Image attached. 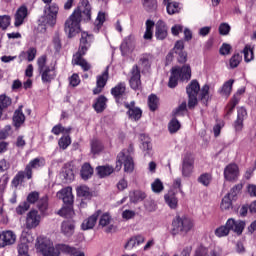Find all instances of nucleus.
<instances>
[{
	"label": "nucleus",
	"instance_id": "nucleus-1",
	"mask_svg": "<svg viewBox=\"0 0 256 256\" xmlns=\"http://www.w3.org/2000/svg\"><path fill=\"white\" fill-rule=\"evenodd\" d=\"M81 21L89 23L91 21V4L89 0H82L80 5L66 20L64 31L68 39H73L81 33Z\"/></svg>",
	"mask_w": 256,
	"mask_h": 256
},
{
	"label": "nucleus",
	"instance_id": "nucleus-2",
	"mask_svg": "<svg viewBox=\"0 0 256 256\" xmlns=\"http://www.w3.org/2000/svg\"><path fill=\"white\" fill-rule=\"evenodd\" d=\"M193 220L186 216H179L173 218L172 220V228H171V235L175 237V235H187L191 229H193Z\"/></svg>",
	"mask_w": 256,
	"mask_h": 256
},
{
	"label": "nucleus",
	"instance_id": "nucleus-3",
	"mask_svg": "<svg viewBox=\"0 0 256 256\" xmlns=\"http://www.w3.org/2000/svg\"><path fill=\"white\" fill-rule=\"evenodd\" d=\"M38 73L41 76L42 83H51L57 77L55 66H47V56L42 55L37 59Z\"/></svg>",
	"mask_w": 256,
	"mask_h": 256
},
{
	"label": "nucleus",
	"instance_id": "nucleus-4",
	"mask_svg": "<svg viewBox=\"0 0 256 256\" xmlns=\"http://www.w3.org/2000/svg\"><path fill=\"white\" fill-rule=\"evenodd\" d=\"M57 15H59V4L50 2L44 7V15L39 19L40 25L44 27H54L57 23Z\"/></svg>",
	"mask_w": 256,
	"mask_h": 256
},
{
	"label": "nucleus",
	"instance_id": "nucleus-5",
	"mask_svg": "<svg viewBox=\"0 0 256 256\" xmlns=\"http://www.w3.org/2000/svg\"><path fill=\"white\" fill-rule=\"evenodd\" d=\"M38 249L43 256H61V253L69 252L71 248L67 244H55L51 242H42Z\"/></svg>",
	"mask_w": 256,
	"mask_h": 256
},
{
	"label": "nucleus",
	"instance_id": "nucleus-6",
	"mask_svg": "<svg viewBox=\"0 0 256 256\" xmlns=\"http://www.w3.org/2000/svg\"><path fill=\"white\" fill-rule=\"evenodd\" d=\"M199 91H201V85L197 79L192 80L186 86V93L188 95V109L190 111H193V109L199 105V99L197 98Z\"/></svg>",
	"mask_w": 256,
	"mask_h": 256
},
{
	"label": "nucleus",
	"instance_id": "nucleus-7",
	"mask_svg": "<svg viewBox=\"0 0 256 256\" xmlns=\"http://www.w3.org/2000/svg\"><path fill=\"white\" fill-rule=\"evenodd\" d=\"M123 165L125 173H133L135 169V162L133 161V157H131V155L125 154V150H122L117 155L115 171L122 169Z\"/></svg>",
	"mask_w": 256,
	"mask_h": 256
},
{
	"label": "nucleus",
	"instance_id": "nucleus-8",
	"mask_svg": "<svg viewBox=\"0 0 256 256\" xmlns=\"http://www.w3.org/2000/svg\"><path fill=\"white\" fill-rule=\"evenodd\" d=\"M110 93L117 105H121L127 99V84L119 82L115 87L111 88Z\"/></svg>",
	"mask_w": 256,
	"mask_h": 256
},
{
	"label": "nucleus",
	"instance_id": "nucleus-9",
	"mask_svg": "<svg viewBox=\"0 0 256 256\" xmlns=\"http://www.w3.org/2000/svg\"><path fill=\"white\" fill-rule=\"evenodd\" d=\"M241 172L239 166L236 163H230L224 168V179L229 183H237Z\"/></svg>",
	"mask_w": 256,
	"mask_h": 256
},
{
	"label": "nucleus",
	"instance_id": "nucleus-10",
	"mask_svg": "<svg viewBox=\"0 0 256 256\" xmlns=\"http://www.w3.org/2000/svg\"><path fill=\"white\" fill-rule=\"evenodd\" d=\"M195 169V157L191 152H187L182 159V176L191 177Z\"/></svg>",
	"mask_w": 256,
	"mask_h": 256
},
{
	"label": "nucleus",
	"instance_id": "nucleus-11",
	"mask_svg": "<svg viewBox=\"0 0 256 256\" xmlns=\"http://www.w3.org/2000/svg\"><path fill=\"white\" fill-rule=\"evenodd\" d=\"M93 39H95L93 34H89L88 32H85V31L81 32L79 47L76 53L87 55V52L91 48V43H93Z\"/></svg>",
	"mask_w": 256,
	"mask_h": 256
},
{
	"label": "nucleus",
	"instance_id": "nucleus-12",
	"mask_svg": "<svg viewBox=\"0 0 256 256\" xmlns=\"http://www.w3.org/2000/svg\"><path fill=\"white\" fill-rule=\"evenodd\" d=\"M129 84L131 89L139 91L141 89V70L138 65H134L130 72Z\"/></svg>",
	"mask_w": 256,
	"mask_h": 256
},
{
	"label": "nucleus",
	"instance_id": "nucleus-13",
	"mask_svg": "<svg viewBox=\"0 0 256 256\" xmlns=\"http://www.w3.org/2000/svg\"><path fill=\"white\" fill-rule=\"evenodd\" d=\"M39 167H45L44 158H34L26 165L24 171H26V179H33V169H39Z\"/></svg>",
	"mask_w": 256,
	"mask_h": 256
},
{
	"label": "nucleus",
	"instance_id": "nucleus-14",
	"mask_svg": "<svg viewBox=\"0 0 256 256\" xmlns=\"http://www.w3.org/2000/svg\"><path fill=\"white\" fill-rule=\"evenodd\" d=\"M125 109H128L127 115L129 119H133V121H139L141 117H143V110L141 108L135 106V101L124 102Z\"/></svg>",
	"mask_w": 256,
	"mask_h": 256
},
{
	"label": "nucleus",
	"instance_id": "nucleus-15",
	"mask_svg": "<svg viewBox=\"0 0 256 256\" xmlns=\"http://www.w3.org/2000/svg\"><path fill=\"white\" fill-rule=\"evenodd\" d=\"M169 35V26L167 22L162 19L158 20L155 25V37L157 41H165V38Z\"/></svg>",
	"mask_w": 256,
	"mask_h": 256
},
{
	"label": "nucleus",
	"instance_id": "nucleus-16",
	"mask_svg": "<svg viewBox=\"0 0 256 256\" xmlns=\"http://www.w3.org/2000/svg\"><path fill=\"white\" fill-rule=\"evenodd\" d=\"M29 17V8L26 5H21L14 15V26L21 27L25 20Z\"/></svg>",
	"mask_w": 256,
	"mask_h": 256
},
{
	"label": "nucleus",
	"instance_id": "nucleus-17",
	"mask_svg": "<svg viewBox=\"0 0 256 256\" xmlns=\"http://www.w3.org/2000/svg\"><path fill=\"white\" fill-rule=\"evenodd\" d=\"M226 225L230 231H233L236 235H243V231H245V221L242 220L236 221L233 218H229L226 221Z\"/></svg>",
	"mask_w": 256,
	"mask_h": 256
},
{
	"label": "nucleus",
	"instance_id": "nucleus-18",
	"mask_svg": "<svg viewBox=\"0 0 256 256\" xmlns=\"http://www.w3.org/2000/svg\"><path fill=\"white\" fill-rule=\"evenodd\" d=\"M41 223V216L37 210H32L27 214L26 227L27 229H35Z\"/></svg>",
	"mask_w": 256,
	"mask_h": 256
},
{
	"label": "nucleus",
	"instance_id": "nucleus-19",
	"mask_svg": "<svg viewBox=\"0 0 256 256\" xmlns=\"http://www.w3.org/2000/svg\"><path fill=\"white\" fill-rule=\"evenodd\" d=\"M176 75L180 78L182 81H190L191 80V65L184 64L182 67L176 66L172 68Z\"/></svg>",
	"mask_w": 256,
	"mask_h": 256
},
{
	"label": "nucleus",
	"instance_id": "nucleus-20",
	"mask_svg": "<svg viewBox=\"0 0 256 256\" xmlns=\"http://www.w3.org/2000/svg\"><path fill=\"white\" fill-rule=\"evenodd\" d=\"M99 215H101V210H97L94 214L85 219L81 225L83 231H89V229H93L97 224V219H99Z\"/></svg>",
	"mask_w": 256,
	"mask_h": 256
},
{
	"label": "nucleus",
	"instance_id": "nucleus-21",
	"mask_svg": "<svg viewBox=\"0 0 256 256\" xmlns=\"http://www.w3.org/2000/svg\"><path fill=\"white\" fill-rule=\"evenodd\" d=\"M83 57H85V54L76 52L73 56L72 63L81 67L83 71H89L91 69V64H89Z\"/></svg>",
	"mask_w": 256,
	"mask_h": 256
},
{
	"label": "nucleus",
	"instance_id": "nucleus-22",
	"mask_svg": "<svg viewBox=\"0 0 256 256\" xmlns=\"http://www.w3.org/2000/svg\"><path fill=\"white\" fill-rule=\"evenodd\" d=\"M12 121L14 123V127L19 129L23 123H25V114L23 113V105H20L13 114Z\"/></svg>",
	"mask_w": 256,
	"mask_h": 256
},
{
	"label": "nucleus",
	"instance_id": "nucleus-23",
	"mask_svg": "<svg viewBox=\"0 0 256 256\" xmlns=\"http://www.w3.org/2000/svg\"><path fill=\"white\" fill-rule=\"evenodd\" d=\"M210 89L211 87L209 86V84H205L202 86V88H200L198 92L199 101L202 103V105H205L206 107L207 105H209V101H211V96L209 95Z\"/></svg>",
	"mask_w": 256,
	"mask_h": 256
},
{
	"label": "nucleus",
	"instance_id": "nucleus-24",
	"mask_svg": "<svg viewBox=\"0 0 256 256\" xmlns=\"http://www.w3.org/2000/svg\"><path fill=\"white\" fill-rule=\"evenodd\" d=\"M61 195L64 205L73 207V192L71 187L63 188L58 192Z\"/></svg>",
	"mask_w": 256,
	"mask_h": 256
},
{
	"label": "nucleus",
	"instance_id": "nucleus-25",
	"mask_svg": "<svg viewBox=\"0 0 256 256\" xmlns=\"http://www.w3.org/2000/svg\"><path fill=\"white\" fill-rule=\"evenodd\" d=\"M164 201L170 209H177L179 207V198H177V194L173 191L164 195Z\"/></svg>",
	"mask_w": 256,
	"mask_h": 256
},
{
	"label": "nucleus",
	"instance_id": "nucleus-26",
	"mask_svg": "<svg viewBox=\"0 0 256 256\" xmlns=\"http://www.w3.org/2000/svg\"><path fill=\"white\" fill-rule=\"evenodd\" d=\"M107 101L108 99L105 95L98 96L93 104L94 111H96V113H103V111L107 109Z\"/></svg>",
	"mask_w": 256,
	"mask_h": 256
},
{
	"label": "nucleus",
	"instance_id": "nucleus-27",
	"mask_svg": "<svg viewBox=\"0 0 256 256\" xmlns=\"http://www.w3.org/2000/svg\"><path fill=\"white\" fill-rule=\"evenodd\" d=\"M77 197H82V199L86 201H91L93 199V192H91V188L86 185H82L77 187L76 189Z\"/></svg>",
	"mask_w": 256,
	"mask_h": 256
},
{
	"label": "nucleus",
	"instance_id": "nucleus-28",
	"mask_svg": "<svg viewBox=\"0 0 256 256\" xmlns=\"http://www.w3.org/2000/svg\"><path fill=\"white\" fill-rule=\"evenodd\" d=\"M61 233L65 235V237H73L75 233V224L72 221H63L61 224Z\"/></svg>",
	"mask_w": 256,
	"mask_h": 256
},
{
	"label": "nucleus",
	"instance_id": "nucleus-29",
	"mask_svg": "<svg viewBox=\"0 0 256 256\" xmlns=\"http://www.w3.org/2000/svg\"><path fill=\"white\" fill-rule=\"evenodd\" d=\"M93 173L94 170L93 167H91V164L86 162L82 165L80 170V176L83 181H89V179L93 177Z\"/></svg>",
	"mask_w": 256,
	"mask_h": 256
},
{
	"label": "nucleus",
	"instance_id": "nucleus-30",
	"mask_svg": "<svg viewBox=\"0 0 256 256\" xmlns=\"http://www.w3.org/2000/svg\"><path fill=\"white\" fill-rule=\"evenodd\" d=\"M25 177H27L26 170L18 171L17 174L14 176V178L11 181V186L14 187V189H17V187H19V185H23V182L25 181Z\"/></svg>",
	"mask_w": 256,
	"mask_h": 256
},
{
	"label": "nucleus",
	"instance_id": "nucleus-31",
	"mask_svg": "<svg viewBox=\"0 0 256 256\" xmlns=\"http://www.w3.org/2000/svg\"><path fill=\"white\" fill-rule=\"evenodd\" d=\"M96 171L100 179H104V177H109V175L113 174V172L117 170H115L113 166L105 165V166H98L96 168Z\"/></svg>",
	"mask_w": 256,
	"mask_h": 256
},
{
	"label": "nucleus",
	"instance_id": "nucleus-32",
	"mask_svg": "<svg viewBox=\"0 0 256 256\" xmlns=\"http://www.w3.org/2000/svg\"><path fill=\"white\" fill-rule=\"evenodd\" d=\"M142 7L146 13H155L159 5L157 0H142Z\"/></svg>",
	"mask_w": 256,
	"mask_h": 256
},
{
	"label": "nucleus",
	"instance_id": "nucleus-33",
	"mask_svg": "<svg viewBox=\"0 0 256 256\" xmlns=\"http://www.w3.org/2000/svg\"><path fill=\"white\" fill-rule=\"evenodd\" d=\"M166 11L168 15H177V13H181V3L179 2H166Z\"/></svg>",
	"mask_w": 256,
	"mask_h": 256
},
{
	"label": "nucleus",
	"instance_id": "nucleus-34",
	"mask_svg": "<svg viewBox=\"0 0 256 256\" xmlns=\"http://www.w3.org/2000/svg\"><path fill=\"white\" fill-rule=\"evenodd\" d=\"M233 83H235V80L230 79L222 85L220 90H218L222 97H229V95H231V91H233Z\"/></svg>",
	"mask_w": 256,
	"mask_h": 256
},
{
	"label": "nucleus",
	"instance_id": "nucleus-35",
	"mask_svg": "<svg viewBox=\"0 0 256 256\" xmlns=\"http://www.w3.org/2000/svg\"><path fill=\"white\" fill-rule=\"evenodd\" d=\"M2 238L4 241V247H7V245H13V243H15L17 236H15V233H13V231L8 230L2 232Z\"/></svg>",
	"mask_w": 256,
	"mask_h": 256
},
{
	"label": "nucleus",
	"instance_id": "nucleus-36",
	"mask_svg": "<svg viewBox=\"0 0 256 256\" xmlns=\"http://www.w3.org/2000/svg\"><path fill=\"white\" fill-rule=\"evenodd\" d=\"M37 209L40 211L41 215H45L49 209V197L43 196L37 202Z\"/></svg>",
	"mask_w": 256,
	"mask_h": 256
},
{
	"label": "nucleus",
	"instance_id": "nucleus-37",
	"mask_svg": "<svg viewBox=\"0 0 256 256\" xmlns=\"http://www.w3.org/2000/svg\"><path fill=\"white\" fill-rule=\"evenodd\" d=\"M237 105H239V100L231 98L225 109V117L227 119H229L231 115H233V112L235 111V107H237Z\"/></svg>",
	"mask_w": 256,
	"mask_h": 256
},
{
	"label": "nucleus",
	"instance_id": "nucleus-38",
	"mask_svg": "<svg viewBox=\"0 0 256 256\" xmlns=\"http://www.w3.org/2000/svg\"><path fill=\"white\" fill-rule=\"evenodd\" d=\"M107 81H109V66L106 67L101 75L97 76L96 85L98 87H105Z\"/></svg>",
	"mask_w": 256,
	"mask_h": 256
},
{
	"label": "nucleus",
	"instance_id": "nucleus-39",
	"mask_svg": "<svg viewBox=\"0 0 256 256\" xmlns=\"http://www.w3.org/2000/svg\"><path fill=\"white\" fill-rule=\"evenodd\" d=\"M241 61H243V56L239 52H236L229 59V67L231 69H237L241 65Z\"/></svg>",
	"mask_w": 256,
	"mask_h": 256
},
{
	"label": "nucleus",
	"instance_id": "nucleus-40",
	"mask_svg": "<svg viewBox=\"0 0 256 256\" xmlns=\"http://www.w3.org/2000/svg\"><path fill=\"white\" fill-rule=\"evenodd\" d=\"M242 53L244 55L245 63H251V61H253V59H255V52H253V48L249 44H247L244 47Z\"/></svg>",
	"mask_w": 256,
	"mask_h": 256
},
{
	"label": "nucleus",
	"instance_id": "nucleus-41",
	"mask_svg": "<svg viewBox=\"0 0 256 256\" xmlns=\"http://www.w3.org/2000/svg\"><path fill=\"white\" fill-rule=\"evenodd\" d=\"M179 129H181V122H179V120L177 119V116H173V118L168 123L169 133L171 134L177 133Z\"/></svg>",
	"mask_w": 256,
	"mask_h": 256
},
{
	"label": "nucleus",
	"instance_id": "nucleus-42",
	"mask_svg": "<svg viewBox=\"0 0 256 256\" xmlns=\"http://www.w3.org/2000/svg\"><path fill=\"white\" fill-rule=\"evenodd\" d=\"M242 190L243 184H236L230 189L229 193H227L226 195L230 197L232 201H237V195H239Z\"/></svg>",
	"mask_w": 256,
	"mask_h": 256
},
{
	"label": "nucleus",
	"instance_id": "nucleus-43",
	"mask_svg": "<svg viewBox=\"0 0 256 256\" xmlns=\"http://www.w3.org/2000/svg\"><path fill=\"white\" fill-rule=\"evenodd\" d=\"M139 61L144 69H151V63H153V55L142 54Z\"/></svg>",
	"mask_w": 256,
	"mask_h": 256
},
{
	"label": "nucleus",
	"instance_id": "nucleus-44",
	"mask_svg": "<svg viewBox=\"0 0 256 256\" xmlns=\"http://www.w3.org/2000/svg\"><path fill=\"white\" fill-rule=\"evenodd\" d=\"M103 143L97 139L91 141V153L92 155H99L103 151Z\"/></svg>",
	"mask_w": 256,
	"mask_h": 256
},
{
	"label": "nucleus",
	"instance_id": "nucleus-45",
	"mask_svg": "<svg viewBox=\"0 0 256 256\" xmlns=\"http://www.w3.org/2000/svg\"><path fill=\"white\" fill-rule=\"evenodd\" d=\"M148 107L152 112H154L156 109H159V98L157 95L151 94L148 97Z\"/></svg>",
	"mask_w": 256,
	"mask_h": 256
},
{
	"label": "nucleus",
	"instance_id": "nucleus-46",
	"mask_svg": "<svg viewBox=\"0 0 256 256\" xmlns=\"http://www.w3.org/2000/svg\"><path fill=\"white\" fill-rule=\"evenodd\" d=\"M213 181V176L210 173H203L198 177V183L204 185V187H209Z\"/></svg>",
	"mask_w": 256,
	"mask_h": 256
},
{
	"label": "nucleus",
	"instance_id": "nucleus-47",
	"mask_svg": "<svg viewBox=\"0 0 256 256\" xmlns=\"http://www.w3.org/2000/svg\"><path fill=\"white\" fill-rule=\"evenodd\" d=\"M12 103L13 100L11 97L7 96L6 94L0 95V109H2V111L11 107Z\"/></svg>",
	"mask_w": 256,
	"mask_h": 256
},
{
	"label": "nucleus",
	"instance_id": "nucleus-48",
	"mask_svg": "<svg viewBox=\"0 0 256 256\" xmlns=\"http://www.w3.org/2000/svg\"><path fill=\"white\" fill-rule=\"evenodd\" d=\"M179 75L177 74V72H175L173 69L171 70V74H170V78L168 81V87L170 89H175V87H177V85H179Z\"/></svg>",
	"mask_w": 256,
	"mask_h": 256
},
{
	"label": "nucleus",
	"instance_id": "nucleus-49",
	"mask_svg": "<svg viewBox=\"0 0 256 256\" xmlns=\"http://www.w3.org/2000/svg\"><path fill=\"white\" fill-rule=\"evenodd\" d=\"M188 109L189 104L187 105V101H183L178 107L173 110L172 115L173 117H178V115H183V113H185V111H188Z\"/></svg>",
	"mask_w": 256,
	"mask_h": 256
},
{
	"label": "nucleus",
	"instance_id": "nucleus-50",
	"mask_svg": "<svg viewBox=\"0 0 256 256\" xmlns=\"http://www.w3.org/2000/svg\"><path fill=\"white\" fill-rule=\"evenodd\" d=\"M230 207H233V199L230 196H227L226 194L222 199L220 209L222 211H229Z\"/></svg>",
	"mask_w": 256,
	"mask_h": 256
},
{
	"label": "nucleus",
	"instance_id": "nucleus-51",
	"mask_svg": "<svg viewBox=\"0 0 256 256\" xmlns=\"http://www.w3.org/2000/svg\"><path fill=\"white\" fill-rule=\"evenodd\" d=\"M71 142H72L71 136L64 135L58 140V145H59L60 149H63V151H65V149H67V147H69V145H71Z\"/></svg>",
	"mask_w": 256,
	"mask_h": 256
},
{
	"label": "nucleus",
	"instance_id": "nucleus-52",
	"mask_svg": "<svg viewBox=\"0 0 256 256\" xmlns=\"http://www.w3.org/2000/svg\"><path fill=\"white\" fill-rule=\"evenodd\" d=\"M106 17L107 15L105 14V12H99L97 17H96V21L94 23L95 28L97 29V31H99L101 29V27H103V23H105L106 21Z\"/></svg>",
	"mask_w": 256,
	"mask_h": 256
},
{
	"label": "nucleus",
	"instance_id": "nucleus-53",
	"mask_svg": "<svg viewBox=\"0 0 256 256\" xmlns=\"http://www.w3.org/2000/svg\"><path fill=\"white\" fill-rule=\"evenodd\" d=\"M151 189L153 193H161V191L165 189V186L163 185V182L161 181V179L156 178L154 182L151 184Z\"/></svg>",
	"mask_w": 256,
	"mask_h": 256
},
{
	"label": "nucleus",
	"instance_id": "nucleus-54",
	"mask_svg": "<svg viewBox=\"0 0 256 256\" xmlns=\"http://www.w3.org/2000/svg\"><path fill=\"white\" fill-rule=\"evenodd\" d=\"M39 199V192L33 191L28 194L25 203H28V205H35V203H38Z\"/></svg>",
	"mask_w": 256,
	"mask_h": 256
},
{
	"label": "nucleus",
	"instance_id": "nucleus-55",
	"mask_svg": "<svg viewBox=\"0 0 256 256\" xmlns=\"http://www.w3.org/2000/svg\"><path fill=\"white\" fill-rule=\"evenodd\" d=\"M230 229L229 226H227V224H225L224 226H220L219 228H217L215 230V235L216 237H227V235H229L230 233Z\"/></svg>",
	"mask_w": 256,
	"mask_h": 256
},
{
	"label": "nucleus",
	"instance_id": "nucleus-56",
	"mask_svg": "<svg viewBox=\"0 0 256 256\" xmlns=\"http://www.w3.org/2000/svg\"><path fill=\"white\" fill-rule=\"evenodd\" d=\"M9 25H11V17L7 15L0 16V29L6 31Z\"/></svg>",
	"mask_w": 256,
	"mask_h": 256
},
{
	"label": "nucleus",
	"instance_id": "nucleus-57",
	"mask_svg": "<svg viewBox=\"0 0 256 256\" xmlns=\"http://www.w3.org/2000/svg\"><path fill=\"white\" fill-rule=\"evenodd\" d=\"M30 208L31 205H29L28 202H22L19 206L16 207V213L17 215H24V213H27Z\"/></svg>",
	"mask_w": 256,
	"mask_h": 256
},
{
	"label": "nucleus",
	"instance_id": "nucleus-58",
	"mask_svg": "<svg viewBox=\"0 0 256 256\" xmlns=\"http://www.w3.org/2000/svg\"><path fill=\"white\" fill-rule=\"evenodd\" d=\"M71 213H73V206H64L58 211V215L60 217H70Z\"/></svg>",
	"mask_w": 256,
	"mask_h": 256
},
{
	"label": "nucleus",
	"instance_id": "nucleus-59",
	"mask_svg": "<svg viewBox=\"0 0 256 256\" xmlns=\"http://www.w3.org/2000/svg\"><path fill=\"white\" fill-rule=\"evenodd\" d=\"M218 31L220 35H229V33L231 32V26L228 23H221L219 25Z\"/></svg>",
	"mask_w": 256,
	"mask_h": 256
},
{
	"label": "nucleus",
	"instance_id": "nucleus-60",
	"mask_svg": "<svg viewBox=\"0 0 256 256\" xmlns=\"http://www.w3.org/2000/svg\"><path fill=\"white\" fill-rule=\"evenodd\" d=\"M233 48L231 47L230 44L228 43H223L219 49V53L220 55H224V56H227V55H231V50Z\"/></svg>",
	"mask_w": 256,
	"mask_h": 256
},
{
	"label": "nucleus",
	"instance_id": "nucleus-61",
	"mask_svg": "<svg viewBox=\"0 0 256 256\" xmlns=\"http://www.w3.org/2000/svg\"><path fill=\"white\" fill-rule=\"evenodd\" d=\"M109 223H111V215H109V213H104L99 220V225L101 227H107V225H109Z\"/></svg>",
	"mask_w": 256,
	"mask_h": 256
},
{
	"label": "nucleus",
	"instance_id": "nucleus-62",
	"mask_svg": "<svg viewBox=\"0 0 256 256\" xmlns=\"http://www.w3.org/2000/svg\"><path fill=\"white\" fill-rule=\"evenodd\" d=\"M176 55H178L177 56L178 63H181L182 65H185V63H187V52H185V50L177 52Z\"/></svg>",
	"mask_w": 256,
	"mask_h": 256
},
{
	"label": "nucleus",
	"instance_id": "nucleus-63",
	"mask_svg": "<svg viewBox=\"0 0 256 256\" xmlns=\"http://www.w3.org/2000/svg\"><path fill=\"white\" fill-rule=\"evenodd\" d=\"M247 118V109L245 107H240L237 110V119L245 121Z\"/></svg>",
	"mask_w": 256,
	"mask_h": 256
},
{
	"label": "nucleus",
	"instance_id": "nucleus-64",
	"mask_svg": "<svg viewBox=\"0 0 256 256\" xmlns=\"http://www.w3.org/2000/svg\"><path fill=\"white\" fill-rule=\"evenodd\" d=\"M69 251L68 252H64L66 255H70V256H85L84 252L81 251H77V248L69 246Z\"/></svg>",
	"mask_w": 256,
	"mask_h": 256
}]
</instances>
